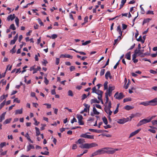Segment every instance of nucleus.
<instances>
[{
    "label": "nucleus",
    "mask_w": 157,
    "mask_h": 157,
    "mask_svg": "<svg viewBox=\"0 0 157 157\" xmlns=\"http://www.w3.org/2000/svg\"><path fill=\"white\" fill-rule=\"evenodd\" d=\"M149 122H150L148 120V119H143L141 120H140L139 121V123L137 124V126L138 127L140 126L143 124H146Z\"/></svg>",
    "instance_id": "obj_4"
},
{
    "label": "nucleus",
    "mask_w": 157,
    "mask_h": 157,
    "mask_svg": "<svg viewBox=\"0 0 157 157\" xmlns=\"http://www.w3.org/2000/svg\"><path fill=\"white\" fill-rule=\"evenodd\" d=\"M93 112L94 113L95 115H99L100 113L99 112L97 111L96 109L94 107L93 108Z\"/></svg>",
    "instance_id": "obj_25"
},
{
    "label": "nucleus",
    "mask_w": 157,
    "mask_h": 157,
    "mask_svg": "<svg viewBox=\"0 0 157 157\" xmlns=\"http://www.w3.org/2000/svg\"><path fill=\"white\" fill-rule=\"evenodd\" d=\"M6 144V143L5 142H2L0 144V147L1 148H2L4 146H5Z\"/></svg>",
    "instance_id": "obj_46"
},
{
    "label": "nucleus",
    "mask_w": 157,
    "mask_h": 157,
    "mask_svg": "<svg viewBox=\"0 0 157 157\" xmlns=\"http://www.w3.org/2000/svg\"><path fill=\"white\" fill-rule=\"evenodd\" d=\"M37 20L38 21L39 24L41 25H44V24L43 22H42L41 20V19L39 18L37 19Z\"/></svg>",
    "instance_id": "obj_41"
},
{
    "label": "nucleus",
    "mask_w": 157,
    "mask_h": 157,
    "mask_svg": "<svg viewBox=\"0 0 157 157\" xmlns=\"http://www.w3.org/2000/svg\"><path fill=\"white\" fill-rule=\"evenodd\" d=\"M77 121L76 119H75V117H74L73 119L71 120V123L72 124L74 122H77Z\"/></svg>",
    "instance_id": "obj_63"
},
{
    "label": "nucleus",
    "mask_w": 157,
    "mask_h": 157,
    "mask_svg": "<svg viewBox=\"0 0 157 157\" xmlns=\"http://www.w3.org/2000/svg\"><path fill=\"white\" fill-rule=\"evenodd\" d=\"M149 104V105L151 106H155L157 105V101L155 98L148 101Z\"/></svg>",
    "instance_id": "obj_8"
},
{
    "label": "nucleus",
    "mask_w": 157,
    "mask_h": 157,
    "mask_svg": "<svg viewBox=\"0 0 157 157\" xmlns=\"http://www.w3.org/2000/svg\"><path fill=\"white\" fill-rule=\"evenodd\" d=\"M75 69V67L74 66H71L70 67V70L71 71H72L73 70Z\"/></svg>",
    "instance_id": "obj_55"
},
{
    "label": "nucleus",
    "mask_w": 157,
    "mask_h": 157,
    "mask_svg": "<svg viewBox=\"0 0 157 157\" xmlns=\"http://www.w3.org/2000/svg\"><path fill=\"white\" fill-rule=\"evenodd\" d=\"M125 57L128 60H129L131 59V53L130 52L126 54Z\"/></svg>",
    "instance_id": "obj_20"
},
{
    "label": "nucleus",
    "mask_w": 157,
    "mask_h": 157,
    "mask_svg": "<svg viewBox=\"0 0 157 157\" xmlns=\"http://www.w3.org/2000/svg\"><path fill=\"white\" fill-rule=\"evenodd\" d=\"M107 147H104L101 149H99L98 150L100 155L101 154H103L105 153H106V151L105 150V149H107Z\"/></svg>",
    "instance_id": "obj_11"
},
{
    "label": "nucleus",
    "mask_w": 157,
    "mask_h": 157,
    "mask_svg": "<svg viewBox=\"0 0 157 157\" xmlns=\"http://www.w3.org/2000/svg\"><path fill=\"white\" fill-rule=\"evenodd\" d=\"M105 96L106 98V101L105 103V105H106L107 103L109 102V97L108 96V94L107 92H107L105 93Z\"/></svg>",
    "instance_id": "obj_18"
},
{
    "label": "nucleus",
    "mask_w": 157,
    "mask_h": 157,
    "mask_svg": "<svg viewBox=\"0 0 157 157\" xmlns=\"http://www.w3.org/2000/svg\"><path fill=\"white\" fill-rule=\"evenodd\" d=\"M89 130L90 132H97V133H98L101 132H100V131L99 130H97L96 129H93L90 128V129H89Z\"/></svg>",
    "instance_id": "obj_24"
},
{
    "label": "nucleus",
    "mask_w": 157,
    "mask_h": 157,
    "mask_svg": "<svg viewBox=\"0 0 157 157\" xmlns=\"http://www.w3.org/2000/svg\"><path fill=\"white\" fill-rule=\"evenodd\" d=\"M48 63V62L47 60H44V61L42 62V64L45 66H46L47 63Z\"/></svg>",
    "instance_id": "obj_57"
},
{
    "label": "nucleus",
    "mask_w": 157,
    "mask_h": 157,
    "mask_svg": "<svg viewBox=\"0 0 157 157\" xmlns=\"http://www.w3.org/2000/svg\"><path fill=\"white\" fill-rule=\"evenodd\" d=\"M6 103V101L4 100L0 105V109H1L5 105Z\"/></svg>",
    "instance_id": "obj_35"
},
{
    "label": "nucleus",
    "mask_w": 157,
    "mask_h": 157,
    "mask_svg": "<svg viewBox=\"0 0 157 157\" xmlns=\"http://www.w3.org/2000/svg\"><path fill=\"white\" fill-rule=\"evenodd\" d=\"M94 156L98 155H100L98 150L96 151L93 153Z\"/></svg>",
    "instance_id": "obj_37"
},
{
    "label": "nucleus",
    "mask_w": 157,
    "mask_h": 157,
    "mask_svg": "<svg viewBox=\"0 0 157 157\" xmlns=\"http://www.w3.org/2000/svg\"><path fill=\"white\" fill-rule=\"evenodd\" d=\"M140 8L141 10V13L142 14H144L145 13V11L143 9V8L142 7V5H140Z\"/></svg>",
    "instance_id": "obj_50"
},
{
    "label": "nucleus",
    "mask_w": 157,
    "mask_h": 157,
    "mask_svg": "<svg viewBox=\"0 0 157 157\" xmlns=\"http://www.w3.org/2000/svg\"><path fill=\"white\" fill-rule=\"evenodd\" d=\"M149 55V54L148 52H146L141 55L140 56L141 57H144L145 56H148Z\"/></svg>",
    "instance_id": "obj_45"
},
{
    "label": "nucleus",
    "mask_w": 157,
    "mask_h": 157,
    "mask_svg": "<svg viewBox=\"0 0 157 157\" xmlns=\"http://www.w3.org/2000/svg\"><path fill=\"white\" fill-rule=\"evenodd\" d=\"M117 31L119 33L120 35H122V32L121 31L120 25H119L117 26Z\"/></svg>",
    "instance_id": "obj_26"
},
{
    "label": "nucleus",
    "mask_w": 157,
    "mask_h": 157,
    "mask_svg": "<svg viewBox=\"0 0 157 157\" xmlns=\"http://www.w3.org/2000/svg\"><path fill=\"white\" fill-rule=\"evenodd\" d=\"M150 72L151 73L154 74H156L157 73V72L156 71H155L153 70H150Z\"/></svg>",
    "instance_id": "obj_56"
},
{
    "label": "nucleus",
    "mask_w": 157,
    "mask_h": 157,
    "mask_svg": "<svg viewBox=\"0 0 157 157\" xmlns=\"http://www.w3.org/2000/svg\"><path fill=\"white\" fill-rule=\"evenodd\" d=\"M44 105L47 106V108L48 109L50 108L51 107V104H49L48 103H45L44 104Z\"/></svg>",
    "instance_id": "obj_54"
},
{
    "label": "nucleus",
    "mask_w": 157,
    "mask_h": 157,
    "mask_svg": "<svg viewBox=\"0 0 157 157\" xmlns=\"http://www.w3.org/2000/svg\"><path fill=\"white\" fill-rule=\"evenodd\" d=\"M7 19V20L9 21L10 20H11V21H12L14 19L13 18V17H12V15L11 14L9 15Z\"/></svg>",
    "instance_id": "obj_42"
},
{
    "label": "nucleus",
    "mask_w": 157,
    "mask_h": 157,
    "mask_svg": "<svg viewBox=\"0 0 157 157\" xmlns=\"http://www.w3.org/2000/svg\"><path fill=\"white\" fill-rule=\"evenodd\" d=\"M57 37V35L56 34H53L52 35L51 38L52 39H55Z\"/></svg>",
    "instance_id": "obj_52"
},
{
    "label": "nucleus",
    "mask_w": 157,
    "mask_h": 157,
    "mask_svg": "<svg viewBox=\"0 0 157 157\" xmlns=\"http://www.w3.org/2000/svg\"><path fill=\"white\" fill-rule=\"evenodd\" d=\"M92 93H95L97 94L98 95H100L102 94L103 92L101 90H97L95 86L92 89Z\"/></svg>",
    "instance_id": "obj_5"
},
{
    "label": "nucleus",
    "mask_w": 157,
    "mask_h": 157,
    "mask_svg": "<svg viewBox=\"0 0 157 157\" xmlns=\"http://www.w3.org/2000/svg\"><path fill=\"white\" fill-rule=\"evenodd\" d=\"M136 40L138 41H141L143 44L144 43V40H143L141 36H139V38L137 39Z\"/></svg>",
    "instance_id": "obj_31"
},
{
    "label": "nucleus",
    "mask_w": 157,
    "mask_h": 157,
    "mask_svg": "<svg viewBox=\"0 0 157 157\" xmlns=\"http://www.w3.org/2000/svg\"><path fill=\"white\" fill-rule=\"evenodd\" d=\"M85 142V140L82 138H80L77 141L75 142L76 144H82Z\"/></svg>",
    "instance_id": "obj_10"
},
{
    "label": "nucleus",
    "mask_w": 157,
    "mask_h": 157,
    "mask_svg": "<svg viewBox=\"0 0 157 157\" xmlns=\"http://www.w3.org/2000/svg\"><path fill=\"white\" fill-rule=\"evenodd\" d=\"M151 123L153 125H157V120H153L151 121Z\"/></svg>",
    "instance_id": "obj_48"
},
{
    "label": "nucleus",
    "mask_w": 157,
    "mask_h": 157,
    "mask_svg": "<svg viewBox=\"0 0 157 157\" xmlns=\"http://www.w3.org/2000/svg\"><path fill=\"white\" fill-rule=\"evenodd\" d=\"M66 57L72 59L73 58V56L69 54H66Z\"/></svg>",
    "instance_id": "obj_62"
},
{
    "label": "nucleus",
    "mask_w": 157,
    "mask_h": 157,
    "mask_svg": "<svg viewBox=\"0 0 157 157\" xmlns=\"http://www.w3.org/2000/svg\"><path fill=\"white\" fill-rule=\"evenodd\" d=\"M140 130L141 129H139L135 131L132 132L130 135L129 138H130L132 137L133 136H134L137 134Z\"/></svg>",
    "instance_id": "obj_9"
},
{
    "label": "nucleus",
    "mask_w": 157,
    "mask_h": 157,
    "mask_svg": "<svg viewBox=\"0 0 157 157\" xmlns=\"http://www.w3.org/2000/svg\"><path fill=\"white\" fill-rule=\"evenodd\" d=\"M111 74L110 72L109 71H107V72L106 73L105 76V78L106 79H108V77L109 76V75H110V74Z\"/></svg>",
    "instance_id": "obj_30"
},
{
    "label": "nucleus",
    "mask_w": 157,
    "mask_h": 157,
    "mask_svg": "<svg viewBox=\"0 0 157 157\" xmlns=\"http://www.w3.org/2000/svg\"><path fill=\"white\" fill-rule=\"evenodd\" d=\"M59 58H56V65H58L59 63Z\"/></svg>",
    "instance_id": "obj_60"
},
{
    "label": "nucleus",
    "mask_w": 157,
    "mask_h": 157,
    "mask_svg": "<svg viewBox=\"0 0 157 157\" xmlns=\"http://www.w3.org/2000/svg\"><path fill=\"white\" fill-rule=\"evenodd\" d=\"M146 14H154V13L153 11L148 10Z\"/></svg>",
    "instance_id": "obj_47"
},
{
    "label": "nucleus",
    "mask_w": 157,
    "mask_h": 157,
    "mask_svg": "<svg viewBox=\"0 0 157 157\" xmlns=\"http://www.w3.org/2000/svg\"><path fill=\"white\" fill-rule=\"evenodd\" d=\"M111 127V126L109 124L107 125L106 126H104V128L105 129H107L108 128H110Z\"/></svg>",
    "instance_id": "obj_64"
},
{
    "label": "nucleus",
    "mask_w": 157,
    "mask_h": 157,
    "mask_svg": "<svg viewBox=\"0 0 157 157\" xmlns=\"http://www.w3.org/2000/svg\"><path fill=\"white\" fill-rule=\"evenodd\" d=\"M87 96L86 94H83L82 96V100H84L87 98Z\"/></svg>",
    "instance_id": "obj_51"
},
{
    "label": "nucleus",
    "mask_w": 157,
    "mask_h": 157,
    "mask_svg": "<svg viewBox=\"0 0 157 157\" xmlns=\"http://www.w3.org/2000/svg\"><path fill=\"white\" fill-rule=\"evenodd\" d=\"M102 120L104 124L107 125L108 124V121L107 118L105 117H104L102 118Z\"/></svg>",
    "instance_id": "obj_29"
},
{
    "label": "nucleus",
    "mask_w": 157,
    "mask_h": 157,
    "mask_svg": "<svg viewBox=\"0 0 157 157\" xmlns=\"http://www.w3.org/2000/svg\"><path fill=\"white\" fill-rule=\"evenodd\" d=\"M12 120L11 118L6 119L3 122V124H9L10 123Z\"/></svg>",
    "instance_id": "obj_22"
},
{
    "label": "nucleus",
    "mask_w": 157,
    "mask_h": 157,
    "mask_svg": "<svg viewBox=\"0 0 157 157\" xmlns=\"http://www.w3.org/2000/svg\"><path fill=\"white\" fill-rule=\"evenodd\" d=\"M123 29L124 30L126 29L127 26L125 24H123L122 25Z\"/></svg>",
    "instance_id": "obj_59"
},
{
    "label": "nucleus",
    "mask_w": 157,
    "mask_h": 157,
    "mask_svg": "<svg viewBox=\"0 0 157 157\" xmlns=\"http://www.w3.org/2000/svg\"><path fill=\"white\" fill-rule=\"evenodd\" d=\"M129 121V118H123V119H119L117 121V123L121 124H123L126 122Z\"/></svg>",
    "instance_id": "obj_7"
},
{
    "label": "nucleus",
    "mask_w": 157,
    "mask_h": 157,
    "mask_svg": "<svg viewBox=\"0 0 157 157\" xmlns=\"http://www.w3.org/2000/svg\"><path fill=\"white\" fill-rule=\"evenodd\" d=\"M114 97L117 99L121 100L124 98V96L123 94V93L122 92L119 94L118 92H117L115 94Z\"/></svg>",
    "instance_id": "obj_2"
},
{
    "label": "nucleus",
    "mask_w": 157,
    "mask_h": 157,
    "mask_svg": "<svg viewBox=\"0 0 157 157\" xmlns=\"http://www.w3.org/2000/svg\"><path fill=\"white\" fill-rule=\"evenodd\" d=\"M148 131L153 133H155L156 132L155 130L151 129H148Z\"/></svg>",
    "instance_id": "obj_61"
},
{
    "label": "nucleus",
    "mask_w": 157,
    "mask_h": 157,
    "mask_svg": "<svg viewBox=\"0 0 157 157\" xmlns=\"http://www.w3.org/2000/svg\"><path fill=\"white\" fill-rule=\"evenodd\" d=\"M77 147V146L76 144H74L73 145L72 147V149L73 150H75L76 149Z\"/></svg>",
    "instance_id": "obj_53"
},
{
    "label": "nucleus",
    "mask_w": 157,
    "mask_h": 157,
    "mask_svg": "<svg viewBox=\"0 0 157 157\" xmlns=\"http://www.w3.org/2000/svg\"><path fill=\"white\" fill-rule=\"evenodd\" d=\"M115 89L114 86H109L108 91L110 92H112V91Z\"/></svg>",
    "instance_id": "obj_23"
},
{
    "label": "nucleus",
    "mask_w": 157,
    "mask_h": 157,
    "mask_svg": "<svg viewBox=\"0 0 157 157\" xmlns=\"http://www.w3.org/2000/svg\"><path fill=\"white\" fill-rule=\"evenodd\" d=\"M23 113L22 109H20L16 110L15 111V114L16 115L17 114H21Z\"/></svg>",
    "instance_id": "obj_19"
},
{
    "label": "nucleus",
    "mask_w": 157,
    "mask_h": 157,
    "mask_svg": "<svg viewBox=\"0 0 157 157\" xmlns=\"http://www.w3.org/2000/svg\"><path fill=\"white\" fill-rule=\"evenodd\" d=\"M6 80H5L4 79H2L0 83H2L3 85H5L6 84Z\"/></svg>",
    "instance_id": "obj_44"
},
{
    "label": "nucleus",
    "mask_w": 157,
    "mask_h": 157,
    "mask_svg": "<svg viewBox=\"0 0 157 157\" xmlns=\"http://www.w3.org/2000/svg\"><path fill=\"white\" fill-rule=\"evenodd\" d=\"M98 146V144L95 143H85L82 145L79 146L80 148L82 149L86 148L89 149L90 148Z\"/></svg>",
    "instance_id": "obj_1"
},
{
    "label": "nucleus",
    "mask_w": 157,
    "mask_h": 157,
    "mask_svg": "<svg viewBox=\"0 0 157 157\" xmlns=\"http://www.w3.org/2000/svg\"><path fill=\"white\" fill-rule=\"evenodd\" d=\"M5 98V95H3L0 97V102L2 101L3 99Z\"/></svg>",
    "instance_id": "obj_58"
},
{
    "label": "nucleus",
    "mask_w": 157,
    "mask_h": 157,
    "mask_svg": "<svg viewBox=\"0 0 157 157\" xmlns=\"http://www.w3.org/2000/svg\"><path fill=\"white\" fill-rule=\"evenodd\" d=\"M106 106L107 105H105V107L104 108V110L105 112L108 114L109 112V110H110V109L107 108Z\"/></svg>",
    "instance_id": "obj_39"
},
{
    "label": "nucleus",
    "mask_w": 157,
    "mask_h": 157,
    "mask_svg": "<svg viewBox=\"0 0 157 157\" xmlns=\"http://www.w3.org/2000/svg\"><path fill=\"white\" fill-rule=\"evenodd\" d=\"M36 130V136H38L40 134V132L39 131V129L36 127H35Z\"/></svg>",
    "instance_id": "obj_27"
},
{
    "label": "nucleus",
    "mask_w": 157,
    "mask_h": 157,
    "mask_svg": "<svg viewBox=\"0 0 157 157\" xmlns=\"http://www.w3.org/2000/svg\"><path fill=\"white\" fill-rule=\"evenodd\" d=\"M91 43V41L90 40L86 41L84 43H82V45H85Z\"/></svg>",
    "instance_id": "obj_38"
},
{
    "label": "nucleus",
    "mask_w": 157,
    "mask_h": 157,
    "mask_svg": "<svg viewBox=\"0 0 157 157\" xmlns=\"http://www.w3.org/2000/svg\"><path fill=\"white\" fill-rule=\"evenodd\" d=\"M108 82L107 81H106L104 83V89L105 90H107L108 89Z\"/></svg>",
    "instance_id": "obj_34"
},
{
    "label": "nucleus",
    "mask_w": 157,
    "mask_h": 157,
    "mask_svg": "<svg viewBox=\"0 0 157 157\" xmlns=\"http://www.w3.org/2000/svg\"><path fill=\"white\" fill-rule=\"evenodd\" d=\"M105 72V70L104 69H102L100 73V75L101 76H102L103 75Z\"/></svg>",
    "instance_id": "obj_43"
},
{
    "label": "nucleus",
    "mask_w": 157,
    "mask_h": 157,
    "mask_svg": "<svg viewBox=\"0 0 157 157\" xmlns=\"http://www.w3.org/2000/svg\"><path fill=\"white\" fill-rule=\"evenodd\" d=\"M108 150L106 151V153L108 154H113L116 151L119 150V149L118 148L114 149L113 148H108L107 147Z\"/></svg>",
    "instance_id": "obj_3"
},
{
    "label": "nucleus",
    "mask_w": 157,
    "mask_h": 157,
    "mask_svg": "<svg viewBox=\"0 0 157 157\" xmlns=\"http://www.w3.org/2000/svg\"><path fill=\"white\" fill-rule=\"evenodd\" d=\"M139 104L143 105L145 106H147L149 105L148 101L141 102Z\"/></svg>",
    "instance_id": "obj_17"
},
{
    "label": "nucleus",
    "mask_w": 157,
    "mask_h": 157,
    "mask_svg": "<svg viewBox=\"0 0 157 157\" xmlns=\"http://www.w3.org/2000/svg\"><path fill=\"white\" fill-rule=\"evenodd\" d=\"M68 95L71 97L74 95L72 91L71 90H69L68 92Z\"/></svg>",
    "instance_id": "obj_32"
},
{
    "label": "nucleus",
    "mask_w": 157,
    "mask_h": 157,
    "mask_svg": "<svg viewBox=\"0 0 157 157\" xmlns=\"http://www.w3.org/2000/svg\"><path fill=\"white\" fill-rule=\"evenodd\" d=\"M77 116L78 119V120H82V119H83V117L82 115H77Z\"/></svg>",
    "instance_id": "obj_40"
},
{
    "label": "nucleus",
    "mask_w": 157,
    "mask_h": 157,
    "mask_svg": "<svg viewBox=\"0 0 157 157\" xmlns=\"http://www.w3.org/2000/svg\"><path fill=\"white\" fill-rule=\"evenodd\" d=\"M134 108L133 106H130L128 105H126L124 107V108L128 110H130V109H133Z\"/></svg>",
    "instance_id": "obj_16"
},
{
    "label": "nucleus",
    "mask_w": 157,
    "mask_h": 157,
    "mask_svg": "<svg viewBox=\"0 0 157 157\" xmlns=\"http://www.w3.org/2000/svg\"><path fill=\"white\" fill-rule=\"evenodd\" d=\"M6 114V112H4L0 116V122H2L3 120L5 119Z\"/></svg>",
    "instance_id": "obj_15"
},
{
    "label": "nucleus",
    "mask_w": 157,
    "mask_h": 157,
    "mask_svg": "<svg viewBox=\"0 0 157 157\" xmlns=\"http://www.w3.org/2000/svg\"><path fill=\"white\" fill-rule=\"evenodd\" d=\"M132 101V98H126L124 99V102H125L128 101Z\"/></svg>",
    "instance_id": "obj_28"
},
{
    "label": "nucleus",
    "mask_w": 157,
    "mask_h": 157,
    "mask_svg": "<svg viewBox=\"0 0 157 157\" xmlns=\"http://www.w3.org/2000/svg\"><path fill=\"white\" fill-rule=\"evenodd\" d=\"M35 147L34 146L31 144H29V145L27 146V151H29L31 149H34Z\"/></svg>",
    "instance_id": "obj_14"
},
{
    "label": "nucleus",
    "mask_w": 157,
    "mask_h": 157,
    "mask_svg": "<svg viewBox=\"0 0 157 157\" xmlns=\"http://www.w3.org/2000/svg\"><path fill=\"white\" fill-rule=\"evenodd\" d=\"M100 103V101L99 100H98L97 99L95 98H94L93 99H91L90 100V103L91 104H93L94 103Z\"/></svg>",
    "instance_id": "obj_13"
},
{
    "label": "nucleus",
    "mask_w": 157,
    "mask_h": 157,
    "mask_svg": "<svg viewBox=\"0 0 157 157\" xmlns=\"http://www.w3.org/2000/svg\"><path fill=\"white\" fill-rule=\"evenodd\" d=\"M18 38V34H17L14 37L13 40H11L10 42V44H13L15 43L16 41H17Z\"/></svg>",
    "instance_id": "obj_12"
},
{
    "label": "nucleus",
    "mask_w": 157,
    "mask_h": 157,
    "mask_svg": "<svg viewBox=\"0 0 157 157\" xmlns=\"http://www.w3.org/2000/svg\"><path fill=\"white\" fill-rule=\"evenodd\" d=\"M78 123L80 125H82L84 124V123L82 120H78Z\"/></svg>",
    "instance_id": "obj_49"
},
{
    "label": "nucleus",
    "mask_w": 157,
    "mask_h": 157,
    "mask_svg": "<svg viewBox=\"0 0 157 157\" xmlns=\"http://www.w3.org/2000/svg\"><path fill=\"white\" fill-rule=\"evenodd\" d=\"M83 105L85 107V108L88 109V111L89 112L90 110V105H88V104H87L86 103H84L83 104Z\"/></svg>",
    "instance_id": "obj_33"
},
{
    "label": "nucleus",
    "mask_w": 157,
    "mask_h": 157,
    "mask_svg": "<svg viewBox=\"0 0 157 157\" xmlns=\"http://www.w3.org/2000/svg\"><path fill=\"white\" fill-rule=\"evenodd\" d=\"M10 29H12L13 30H15L16 29V28L14 26V24H12L10 27Z\"/></svg>",
    "instance_id": "obj_36"
},
{
    "label": "nucleus",
    "mask_w": 157,
    "mask_h": 157,
    "mask_svg": "<svg viewBox=\"0 0 157 157\" xmlns=\"http://www.w3.org/2000/svg\"><path fill=\"white\" fill-rule=\"evenodd\" d=\"M151 19H150L149 18H147L144 19L143 21V25H144L145 23L149 22V21L151 20Z\"/></svg>",
    "instance_id": "obj_21"
},
{
    "label": "nucleus",
    "mask_w": 157,
    "mask_h": 157,
    "mask_svg": "<svg viewBox=\"0 0 157 157\" xmlns=\"http://www.w3.org/2000/svg\"><path fill=\"white\" fill-rule=\"evenodd\" d=\"M80 137H81L84 138H85L90 139H94V136L88 135L87 134V133L82 134L80 135Z\"/></svg>",
    "instance_id": "obj_6"
}]
</instances>
